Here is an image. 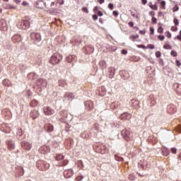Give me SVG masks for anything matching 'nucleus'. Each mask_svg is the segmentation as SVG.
<instances>
[{
	"mask_svg": "<svg viewBox=\"0 0 181 181\" xmlns=\"http://www.w3.org/2000/svg\"><path fill=\"white\" fill-rule=\"evenodd\" d=\"M62 59H63V56L62 55V54L56 52L52 55V57L49 60V63L53 65L59 64L60 62H62Z\"/></svg>",
	"mask_w": 181,
	"mask_h": 181,
	"instance_id": "1",
	"label": "nucleus"
},
{
	"mask_svg": "<svg viewBox=\"0 0 181 181\" xmlns=\"http://www.w3.org/2000/svg\"><path fill=\"white\" fill-rule=\"evenodd\" d=\"M55 160L59 162L57 166L64 167L69 165V160H64V156H63V154H57L55 156Z\"/></svg>",
	"mask_w": 181,
	"mask_h": 181,
	"instance_id": "2",
	"label": "nucleus"
},
{
	"mask_svg": "<svg viewBox=\"0 0 181 181\" xmlns=\"http://www.w3.org/2000/svg\"><path fill=\"white\" fill-rule=\"evenodd\" d=\"M36 167L39 170H47L50 168V165L46 161L40 160L36 163Z\"/></svg>",
	"mask_w": 181,
	"mask_h": 181,
	"instance_id": "3",
	"label": "nucleus"
},
{
	"mask_svg": "<svg viewBox=\"0 0 181 181\" xmlns=\"http://www.w3.org/2000/svg\"><path fill=\"white\" fill-rule=\"evenodd\" d=\"M30 26V23L29 21L26 20H22L17 24V28H18V29H21L22 30H26V29H29Z\"/></svg>",
	"mask_w": 181,
	"mask_h": 181,
	"instance_id": "4",
	"label": "nucleus"
},
{
	"mask_svg": "<svg viewBox=\"0 0 181 181\" xmlns=\"http://www.w3.org/2000/svg\"><path fill=\"white\" fill-rule=\"evenodd\" d=\"M121 135L127 142H129L132 139V136L131 135L130 129H124L122 130Z\"/></svg>",
	"mask_w": 181,
	"mask_h": 181,
	"instance_id": "5",
	"label": "nucleus"
},
{
	"mask_svg": "<svg viewBox=\"0 0 181 181\" xmlns=\"http://www.w3.org/2000/svg\"><path fill=\"white\" fill-rule=\"evenodd\" d=\"M30 38L35 42H40V40H42V36L38 33H31Z\"/></svg>",
	"mask_w": 181,
	"mask_h": 181,
	"instance_id": "6",
	"label": "nucleus"
},
{
	"mask_svg": "<svg viewBox=\"0 0 181 181\" xmlns=\"http://www.w3.org/2000/svg\"><path fill=\"white\" fill-rule=\"evenodd\" d=\"M13 43H21L22 42V36L19 34H16L11 37Z\"/></svg>",
	"mask_w": 181,
	"mask_h": 181,
	"instance_id": "7",
	"label": "nucleus"
},
{
	"mask_svg": "<svg viewBox=\"0 0 181 181\" xmlns=\"http://www.w3.org/2000/svg\"><path fill=\"white\" fill-rule=\"evenodd\" d=\"M21 146L23 149H25V151H30V149H32V144L28 141H22Z\"/></svg>",
	"mask_w": 181,
	"mask_h": 181,
	"instance_id": "8",
	"label": "nucleus"
},
{
	"mask_svg": "<svg viewBox=\"0 0 181 181\" xmlns=\"http://www.w3.org/2000/svg\"><path fill=\"white\" fill-rule=\"evenodd\" d=\"M40 153L46 155L48 152H50V148L47 146H42L39 148Z\"/></svg>",
	"mask_w": 181,
	"mask_h": 181,
	"instance_id": "9",
	"label": "nucleus"
},
{
	"mask_svg": "<svg viewBox=\"0 0 181 181\" xmlns=\"http://www.w3.org/2000/svg\"><path fill=\"white\" fill-rule=\"evenodd\" d=\"M43 111L44 114H45L46 115H53V114H54V110L47 106L43 108Z\"/></svg>",
	"mask_w": 181,
	"mask_h": 181,
	"instance_id": "10",
	"label": "nucleus"
},
{
	"mask_svg": "<svg viewBox=\"0 0 181 181\" xmlns=\"http://www.w3.org/2000/svg\"><path fill=\"white\" fill-rule=\"evenodd\" d=\"M0 129L2 132H4V134H9V132H11V127L5 124H1Z\"/></svg>",
	"mask_w": 181,
	"mask_h": 181,
	"instance_id": "11",
	"label": "nucleus"
},
{
	"mask_svg": "<svg viewBox=\"0 0 181 181\" xmlns=\"http://www.w3.org/2000/svg\"><path fill=\"white\" fill-rule=\"evenodd\" d=\"M74 174V172L71 169L66 170L64 172V176L66 179H69V177H71V176Z\"/></svg>",
	"mask_w": 181,
	"mask_h": 181,
	"instance_id": "12",
	"label": "nucleus"
},
{
	"mask_svg": "<svg viewBox=\"0 0 181 181\" xmlns=\"http://www.w3.org/2000/svg\"><path fill=\"white\" fill-rule=\"evenodd\" d=\"M85 105L88 111H91L94 108V103L90 100L85 102Z\"/></svg>",
	"mask_w": 181,
	"mask_h": 181,
	"instance_id": "13",
	"label": "nucleus"
},
{
	"mask_svg": "<svg viewBox=\"0 0 181 181\" xmlns=\"http://www.w3.org/2000/svg\"><path fill=\"white\" fill-rule=\"evenodd\" d=\"M8 29V27L6 26V21L4 19H1L0 21V30H6Z\"/></svg>",
	"mask_w": 181,
	"mask_h": 181,
	"instance_id": "14",
	"label": "nucleus"
},
{
	"mask_svg": "<svg viewBox=\"0 0 181 181\" xmlns=\"http://www.w3.org/2000/svg\"><path fill=\"white\" fill-rule=\"evenodd\" d=\"M167 111L169 114H175L176 112V107L175 105H169L167 107Z\"/></svg>",
	"mask_w": 181,
	"mask_h": 181,
	"instance_id": "15",
	"label": "nucleus"
},
{
	"mask_svg": "<svg viewBox=\"0 0 181 181\" xmlns=\"http://www.w3.org/2000/svg\"><path fill=\"white\" fill-rule=\"evenodd\" d=\"M30 115L31 118H33V119H36V118H38V117L40 115L39 111L34 110L30 113Z\"/></svg>",
	"mask_w": 181,
	"mask_h": 181,
	"instance_id": "16",
	"label": "nucleus"
},
{
	"mask_svg": "<svg viewBox=\"0 0 181 181\" xmlns=\"http://www.w3.org/2000/svg\"><path fill=\"white\" fill-rule=\"evenodd\" d=\"M131 119V115L129 113L124 112L120 116V119L122 121H125L127 119Z\"/></svg>",
	"mask_w": 181,
	"mask_h": 181,
	"instance_id": "17",
	"label": "nucleus"
},
{
	"mask_svg": "<svg viewBox=\"0 0 181 181\" xmlns=\"http://www.w3.org/2000/svg\"><path fill=\"white\" fill-rule=\"evenodd\" d=\"M132 105L136 110H138V108H139V101L136 99L132 100Z\"/></svg>",
	"mask_w": 181,
	"mask_h": 181,
	"instance_id": "18",
	"label": "nucleus"
},
{
	"mask_svg": "<svg viewBox=\"0 0 181 181\" xmlns=\"http://www.w3.org/2000/svg\"><path fill=\"white\" fill-rule=\"evenodd\" d=\"M6 144L9 151L15 149V144L13 141H8L6 142Z\"/></svg>",
	"mask_w": 181,
	"mask_h": 181,
	"instance_id": "19",
	"label": "nucleus"
},
{
	"mask_svg": "<svg viewBox=\"0 0 181 181\" xmlns=\"http://www.w3.org/2000/svg\"><path fill=\"white\" fill-rule=\"evenodd\" d=\"M45 131H47V132H52L54 129L53 125H52L50 124H46L45 125Z\"/></svg>",
	"mask_w": 181,
	"mask_h": 181,
	"instance_id": "20",
	"label": "nucleus"
},
{
	"mask_svg": "<svg viewBox=\"0 0 181 181\" xmlns=\"http://www.w3.org/2000/svg\"><path fill=\"white\" fill-rule=\"evenodd\" d=\"M64 98H68V100H73V98H74V93L67 92L64 95Z\"/></svg>",
	"mask_w": 181,
	"mask_h": 181,
	"instance_id": "21",
	"label": "nucleus"
},
{
	"mask_svg": "<svg viewBox=\"0 0 181 181\" xmlns=\"http://www.w3.org/2000/svg\"><path fill=\"white\" fill-rule=\"evenodd\" d=\"M58 86L59 87H66V86H67V82L66 81V80L60 79L58 81Z\"/></svg>",
	"mask_w": 181,
	"mask_h": 181,
	"instance_id": "22",
	"label": "nucleus"
},
{
	"mask_svg": "<svg viewBox=\"0 0 181 181\" xmlns=\"http://www.w3.org/2000/svg\"><path fill=\"white\" fill-rule=\"evenodd\" d=\"M162 153H163V156H168L169 155V153H170V152L169 151V149H168V148L163 147L162 148Z\"/></svg>",
	"mask_w": 181,
	"mask_h": 181,
	"instance_id": "23",
	"label": "nucleus"
},
{
	"mask_svg": "<svg viewBox=\"0 0 181 181\" xmlns=\"http://www.w3.org/2000/svg\"><path fill=\"white\" fill-rule=\"evenodd\" d=\"M38 83H41L42 87H46L47 86V81L43 78H40L37 80Z\"/></svg>",
	"mask_w": 181,
	"mask_h": 181,
	"instance_id": "24",
	"label": "nucleus"
},
{
	"mask_svg": "<svg viewBox=\"0 0 181 181\" xmlns=\"http://www.w3.org/2000/svg\"><path fill=\"white\" fill-rule=\"evenodd\" d=\"M148 6L152 9L153 11H158V5L153 4L152 2L148 3Z\"/></svg>",
	"mask_w": 181,
	"mask_h": 181,
	"instance_id": "25",
	"label": "nucleus"
},
{
	"mask_svg": "<svg viewBox=\"0 0 181 181\" xmlns=\"http://www.w3.org/2000/svg\"><path fill=\"white\" fill-rule=\"evenodd\" d=\"M136 39H139V35H131L129 36V40H132V42H136Z\"/></svg>",
	"mask_w": 181,
	"mask_h": 181,
	"instance_id": "26",
	"label": "nucleus"
},
{
	"mask_svg": "<svg viewBox=\"0 0 181 181\" xmlns=\"http://www.w3.org/2000/svg\"><path fill=\"white\" fill-rule=\"evenodd\" d=\"M67 63H71L73 60H74V56L73 55H69L66 59Z\"/></svg>",
	"mask_w": 181,
	"mask_h": 181,
	"instance_id": "27",
	"label": "nucleus"
},
{
	"mask_svg": "<svg viewBox=\"0 0 181 181\" xmlns=\"http://www.w3.org/2000/svg\"><path fill=\"white\" fill-rule=\"evenodd\" d=\"M3 85H4L5 87H9L11 86V81L8 79H4L3 81Z\"/></svg>",
	"mask_w": 181,
	"mask_h": 181,
	"instance_id": "28",
	"label": "nucleus"
},
{
	"mask_svg": "<svg viewBox=\"0 0 181 181\" xmlns=\"http://www.w3.org/2000/svg\"><path fill=\"white\" fill-rule=\"evenodd\" d=\"M160 4L161 9H163V10L166 9V1L163 0L160 2Z\"/></svg>",
	"mask_w": 181,
	"mask_h": 181,
	"instance_id": "29",
	"label": "nucleus"
},
{
	"mask_svg": "<svg viewBox=\"0 0 181 181\" xmlns=\"http://www.w3.org/2000/svg\"><path fill=\"white\" fill-rule=\"evenodd\" d=\"M38 104H39V103H37V100H33L30 103V107H36Z\"/></svg>",
	"mask_w": 181,
	"mask_h": 181,
	"instance_id": "30",
	"label": "nucleus"
},
{
	"mask_svg": "<svg viewBox=\"0 0 181 181\" xmlns=\"http://www.w3.org/2000/svg\"><path fill=\"white\" fill-rule=\"evenodd\" d=\"M35 77H36V74L30 73L28 75V78L29 80H34Z\"/></svg>",
	"mask_w": 181,
	"mask_h": 181,
	"instance_id": "31",
	"label": "nucleus"
},
{
	"mask_svg": "<svg viewBox=\"0 0 181 181\" xmlns=\"http://www.w3.org/2000/svg\"><path fill=\"white\" fill-rule=\"evenodd\" d=\"M163 49H165L167 50H171L172 46L169 44H165L163 45Z\"/></svg>",
	"mask_w": 181,
	"mask_h": 181,
	"instance_id": "32",
	"label": "nucleus"
},
{
	"mask_svg": "<svg viewBox=\"0 0 181 181\" xmlns=\"http://www.w3.org/2000/svg\"><path fill=\"white\" fill-rule=\"evenodd\" d=\"M173 23L175 26H179V19H177V18L175 17L173 18Z\"/></svg>",
	"mask_w": 181,
	"mask_h": 181,
	"instance_id": "33",
	"label": "nucleus"
},
{
	"mask_svg": "<svg viewBox=\"0 0 181 181\" xmlns=\"http://www.w3.org/2000/svg\"><path fill=\"white\" fill-rule=\"evenodd\" d=\"M180 8L179 6H177V4H175L173 8V12H177V11H179Z\"/></svg>",
	"mask_w": 181,
	"mask_h": 181,
	"instance_id": "34",
	"label": "nucleus"
},
{
	"mask_svg": "<svg viewBox=\"0 0 181 181\" xmlns=\"http://www.w3.org/2000/svg\"><path fill=\"white\" fill-rule=\"evenodd\" d=\"M84 179V177L83 175H78L75 178L76 181H81Z\"/></svg>",
	"mask_w": 181,
	"mask_h": 181,
	"instance_id": "35",
	"label": "nucleus"
},
{
	"mask_svg": "<svg viewBox=\"0 0 181 181\" xmlns=\"http://www.w3.org/2000/svg\"><path fill=\"white\" fill-rule=\"evenodd\" d=\"M177 25H173L170 30H172V32H177Z\"/></svg>",
	"mask_w": 181,
	"mask_h": 181,
	"instance_id": "36",
	"label": "nucleus"
},
{
	"mask_svg": "<svg viewBox=\"0 0 181 181\" xmlns=\"http://www.w3.org/2000/svg\"><path fill=\"white\" fill-rule=\"evenodd\" d=\"M170 54L173 56V57H177V52L175 50L171 51Z\"/></svg>",
	"mask_w": 181,
	"mask_h": 181,
	"instance_id": "37",
	"label": "nucleus"
},
{
	"mask_svg": "<svg viewBox=\"0 0 181 181\" xmlns=\"http://www.w3.org/2000/svg\"><path fill=\"white\" fill-rule=\"evenodd\" d=\"M115 159L118 161V162H122L124 161V158H122V157H119L117 156H115Z\"/></svg>",
	"mask_w": 181,
	"mask_h": 181,
	"instance_id": "38",
	"label": "nucleus"
},
{
	"mask_svg": "<svg viewBox=\"0 0 181 181\" xmlns=\"http://www.w3.org/2000/svg\"><path fill=\"white\" fill-rule=\"evenodd\" d=\"M158 33H163V28L162 26H160L157 29Z\"/></svg>",
	"mask_w": 181,
	"mask_h": 181,
	"instance_id": "39",
	"label": "nucleus"
},
{
	"mask_svg": "<svg viewBox=\"0 0 181 181\" xmlns=\"http://www.w3.org/2000/svg\"><path fill=\"white\" fill-rule=\"evenodd\" d=\"M175 40H176V39L177 40H180V42H181V30H180V35H177L175 38Z\"/></svg>",
	"mask_w": 181,
	"mask_h": 181,
	"instance_id": "40",
	"label": "nucleus"
},
{
	"mask_svg": "<svg viewBox=\"0 0 181 181\" xmlns=\"http://www.w3.org/2000/svg\"><path fill=\"white\" fill-rule=\"evenodd\" d=\"M158 40H160L161 42H163V40H165V35H158Z\"/></svg>",
	"mask_w": 181,
	"mask_h": 181,
	"instance_id": "41",
	"label": "nucleus"
},
{
	"mask_svg": "<svg viewBox=\"0 0 181 181\" xmlns=\"http://www.w3.org/2000/svg\"><path fill=\"white\" fill-rule=\"evenodd\" d=\"M165 36L166 37H168V39H170L172 37V34L170 33V32L167 31L165 32Z\"/></svg>",
	"mask_w": 181,
	"mask_h": 181,
	"instance_id": "42",
	"label": "nucleus"
},
{
	"mask_svg": "<svg viewBox=\"0 0 181 181\" xmlns=\"http://www.w3.org/2000/svg\"><path fill=\"white\" fill-rule=\"evenodd\" d=\"M175 64H176L177 67H181V62H180V61H179L177 59L175 60Z\"/></svg>",
	"mask_w": 181,
	"mask_h": 181,
	"instance_id": "43",
	"label": "nucleus"
},
{
	"mask_svg": "<svg viewBox=\"0 0 181 181\" xmlns=\"http://www.w3.org/2000/svg\"><path fill=\"white\" fill-rule=\"evenodd\" d=\"M148 15H149L150 16H151L152 18H155V15H156L155 11H150V12L148 13Z\"/></svg>",
	"mask_w": 181,
	"mask_h": 181,
	"instance_id": "44",
	"label": "nucleus"
},
{
	"mask_svg": "<svg viewBox=\"0 0 181 181\" xmlns=\"http://www.w3.org/2000/svg\"><path fill=\"white\" fill-rule=\"evenodd\" d=\"M147 49H155V45H152V44H149L147 45Z\"/></svg>",
	"mask_w": 181,
	"mask_h": 181,
	"instance_id": "45",
	"label": "nucleus"
},
{
	"mask_svg": "<svg viewBox=\"0 0 181 181\" xmlns=\"http://www.w3.org/2000/svg\"><path fill=\"white\" fill-rule=\"evenodd\" d=\"M59 4V5H64V0H57V4Z\"/></svg>",
	"mask_w": 181,
	"mask_h": 181,
	"instance_id": "46",
	"label": "nucleus"
},
{
	"mask_svg": "<svg viewBox=\"0 0 181 181\" xmlns=\"http://www.w3.org/2000/svg\"><path fill=\"white\" fill-rule=\"evenodd\" d=\"M137 47H139V49H148V47H146L145 45H138Z\"/></svg>",
	"mask_w": 181,
	"mask_h": 181,
	"instance_id": "47",
	"label": "nucleus"
},
{
	"mask_svg": "<svg viewBox=\"0 0 181 181\" xmlns=\"http://www.w3.org/2000/svg\"><path fill=\"white\" fill-rule=\"evenodd\" d=\"M155 29L153 27H150V35H154Z\"/></svg>",
	"mask_w": 181,
	"mask_h": 181,
	"instance_id": "48",
	"label": "nucleus"
},
{
	"mask_svg": "<svg viewBox=\"0 0 181 181\" xmlns=\"http://www.w3.org/2000/svg\"><path fill=\"white\" fill-rule=\"evenodd\" d=\"M82 11L84 12L85 13H88V8H87V7H83Z\"/></svg>",
	"mask_w": 181,
	"mask_h": 181,
	"instance_id": "49",
	"label": "nucleus"
},
{
	"mask_svg": "<svg viewBox=\"0 0 181 181\" xmlns=\"http://www.w3.org/2000/svg\"><path fill=\"white\" fill-rule=\"evenodd\" d=\"M113 16H118V15H119V13L118 12V11H113L112 12Z\"/></svg>",
	"mask_w": 181,
	"mask_h": 181,
	"instance_id": "50",
	"label": "nucleus"
},
{
	"mask_svg": "<svg viewBox=\"0 0 181 181\" xmlns=\"http://www.w3.org/2000/svg\"><path fill=\"white\" fill-rule=\"evenodd\" d=\"M151 21L153 22V23H158V19L155 17H152Z\"/></svg>",
	"mask_w": 181,
	"mask_h": 181,
	"instance_id": "51",
	"label": "nucleus"
},
{
	"mask_svg": "<svg viewBox=\"0 0 181 181\" xmlns=\"http://www.w3.org/2000/svg\"><path fill=\"white\" fill-rule=\"evenodd\" d=\"M108 8L110 9V11H112V9H114V4L110 3L108 5Z\"/></svg>",
	"mask_w": 181,
	"mask_h": 181,
	"instance_id": "52",
	"label": "nucleus"
},
{
	"mask_svg": "<svg viewBox=\"0 0 181 181\" xmlns=\"http://www.w3.org/2000/svg\"><path fill=\"white\" fill-rule=\"evenodd\" d=\"M170 151L174 154L177 152V149L176 148H172Z\"/></svg>",
	"mask_w": 181,
	"mask_h": 181,
	"instance_id": "53",
	"label": "nucleus"
},
{
	"mask_svg": "<svg viewBox=\"0 0 181 181\" xmlns=\"http://www.w3.org/2000/svg\"><path fill=\"white\" fill-rule=\"evenodd\" d=\"M155 54H156V57H160V56H161L162 54H160V52L157 51V52L155 53Z\"/></svg>",
	"mask_w": 181,
	"mask_h": 181,
	"instance_id": "54",
	"label": "nucleus"
},
{
	"mask_svg": "<svg viewBox=\"0 0 181 181\" xmlns=\"http://www.w3.org/2000/svg\"><path fill=\"white\" fill-rule=\"evenodd\" d=\"M128 25H129V28H134V22L130 21L128 23Z\"/></svg>",
	"mask_w": 181,
	"mask_h": 181,
	"instance_id": "55",
	"label": "nucleus"
},
{
	"mask_svg": "<svg viewBox=\"0 0 181 181\" xmlns=\"http://www.w3.org/2000/svg\"><path fill=\"white\" fill-rule=\"evenodd\" d=\"M139 33H140V35H145V33H146V31L145 30H139Z\"/></svg>",
	"mask_w": 181,
	"mask_h": 181,
	"instance_id": "56",
	"label": "nucleus"
},
{
	"mask_svg": "<svg viewBox=\"0 0 181 181\" xmlns=\"http://www.w3.org/2000/svg\"><path fill=\"white\" fill-rule=\"evenodd\" d=\"M124 74L127 75L126 76H124L125 80L129 78V75L126 71H124Z\"/></svg>",
	"mask_w": 181,
	"mask_h": 181,
	"instance_id": "57",
	"label": "nucleus"
},
{
	"mask_svg": "<svg viewBox=\"0 0 181 181\" xmlns=\"http://www.w3.org/2000/svg\"><path fill=\"white\" fill-rule=\"evenodd\" d=\"M142 5H146L148 4V0H141Z\"/></svg>",
	"mask_w": 181,
	"mask_h": 181,
	"instance_id": "58",
	"label": "nucleus"
},
{
	"mask_svg": "<svg viewBox=\"0 0 181 181\" xmlns=\"http://www.w3.org/2000/svg\"><path fill=\"white\" fill-rule=\"evenodd\" d=\"M97 11H98V6H95L94 7V8H93V12L95 13H97Z\"/></svg>",
	"mask_w": 181,
	"mask_h": 181,
	"instance_id": "59",
	"label": "nucleus"
},
{
	"mask_svg": "<svg viewBox=\"0 0 181 181\" xmlns=\"http://www.w3.org/2000/svg\"><path fill=\"white\" fill-rule=\"evenodd\" d=\"M93 21H97V19H98V16H97V15H93Z\"/></svg>",
	"mask_w": 181,
	"mask_h": 181,
	"instance_id": "60",
	"label": "nucleus"
},
{
	"mask_svg": "<svg viewBox=\"0 0 181 181\" xmlns=\"http://www.w3.org/2000/svg\"><path fill=\"white\" fill-rule=\"evenodd\" d=\"M98 16H103V11H98Z\"/></svg>",
	"mask_w": 181,
	"mask_h": 181,
	"instance_id": "61",
	"label": "nucleus"
},
{
	"mask_svg": "<svg viewBox=\"0 0 181 181\" xmlns=\"http://www.w3.org/2000/svg\"><path fill=\"white\" fill-rule=\"evenodd\" d=\"M127 53H128V51H127L126 49L122 50V54H127Z\"/></svg>",
	"mask_w": 181,
	"mask_h": 181,
	"instance_id": "62",
	"label": "nucleus"
},
{
	"mask_svg": "<svg viewBox=\"0 0 181 181\" xmlns=\"http://www.w3.org/2000/svg\"><path fill=\"white\" fill-rule=\"evenodd\" d=\"M80 165L81 166H82V168H84V165H83V161L81 160L78 161V165L80 166Z\"/></svg>",
	"mask_w": 181,
	"mask_h": 181,
	"instance_id": "63",
	"label": "nucleus"
},
{
	"mask_svg": "<svg viewBox=\"0 0 181 181\" xmlns=\"http://www.w3.org/2000/svg\"><path fill=\"white\" fill-rule=\"evenodd\" d=\"M98 2L99 4H104V2H105V0H98Z\"/></svg>",
	"mask_w": 181,
	"mask_h": 181,
	"instance_id": "64",
	"label": "nucleus"
}]
</instances>
